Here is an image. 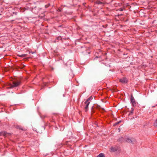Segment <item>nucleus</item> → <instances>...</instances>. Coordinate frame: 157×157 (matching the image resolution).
I'll return each mask as SVG.
<instances>
[{
  "label": "nucleus",
  "instance_id": "2eb2a0df",
  "mask_svg": "<svg viewBox=\"0 0 157 157\" xmlns=\"http://www.w3.org/2000/svg\"><path fill=\"white\" fill-rule=\"evenodd\" d=\"M52 122H55V121L53 120V119H52L50 120Z\"/></svg>",
  "mask_w": 157,
  "mask_h": 157
},
{
  "label": "nucleus",
  "instance_id": "6ab92c4d",
  "mask_svg": "<svg viewBox=\"0 0 157 157\" xmlns=\"http://www.w3.org/2000/svg\"><path fill=\"white\" fill-rule=\"evenodd\" d=\"M15 13V14H16V13Z\"/></svg>",
  "mask_w": 157,
  "mask_h": 157
},
{
  "label": "nucleus",
  "instance_id": "f03ea898",
  "mask_svg": "<svg viewBox=\"0 0 157 157\" xmlns=\"http://www.w3.org/2000/svg\"><path fill=\"white\" fill-rule=\"evenodd\" d=\"M128 81V80L126 78H123L119 79V82L123 84L127 83Z\"/></svg>",
  "mask_w": 157,
  "mask_h": 157
},
{
  "label": "nucleus",
  "instance_id": "a211bd4d",
  "mask_svg": "<svg viewBox=\"0 0 157 157\" xmlns=\"http://www.w3.org/2000/svg\"><path fill=\"white\" fill-rule=\"evenodd\" d=\"M102 109L103 110H104V109L103 108Z\"/></svg>",
  "mask_w": 157,
  "mask_h": 157
},
{
  "label": "nucleus",
  "instance_id": "1a4fd4ad",
  "mask_svg": "<svg viewBox=\"0 0 157 157\" xmlns=\"http://www.w3.org/2000/svg\"><path fill=\"white\" fill-rule=\"evenodd\" d=\"M96 3L98 4H102V3L100 1H97L96 2Z\"/></svg>",
  "mask_w": 157,
  "mask_h": 157
},
{
  "label": "nucleus",
  "instance_id": "9b49d317",
  "mask_svg": "<svg viewBox=\"0 0 157 157\" xmlns=\"http://www.w3.org/2000/svg\"><path fill=\"white\" fill-rule=\"evenodd\" d=\"M121 122V121H120L117 122L113 124V126H116V125L118 124Z\"/></svg>",
  "mask_w": 157,
  "mask_h": 157
},
{
  "label": "nucleus",
  "instance_id": "20e7f679",
  "mask_svg": "<svg viewBox=\"0 0 157 157\" xmlns=\"http://www.w3.org/2000/svg\"><path fill=\"white\" fill-rule=\"evenodd\" d=\"M85 103L86 104L85 107V111L86 112L88 109V106L90 102H86V101L85 102Z\"/></svg>",
  "mask_w": 157,
  "mask_h": 157
},
{
  "label": "nucleus",
  "instance_id": "ddd939ff",
  "mask_svg": "<svg viewBox=\"0 0 157 157\" xmlns=\"http://www.w3.org/2000/svg\"><path fill=\"white\" fill-rule=\"evenodd\" d=\"M49 5H50V4H48L47 5H45V7L46 8H48L49 6Z\"/></svg>",
  "mask_w": 157,
  "mask_h": 157
},
{
  "label": "nucleus",
  "instance_id": "f3484780",
  "mask_svg": "<svg viewBox=\"0 0 157 157\" xmlns=\"http://www.w3.org/2000/svg\"><path fill=\"white\" fill-rule=\"evenodd\" d=\"M156 123L157 124V119H156Z\"/></svg>",
  "mask_w": 157,
  "mask_h": 157
},
{
  "label": "nucleus",
  "instance_id": "9d476101",
  "mask_svg": "<svg viewBox=\"0 0 157 157\" xmlns=\"http://www.w3.org/2000/svg\"><path fill=\"white\" fill-rule=\"evenodd\" d=\"M26 56V54H24L21 55H20L19 56L21 57H25Z\"/></svg>",
  "mask_w": 157,
  "mask_h": 157
},
{
  "label": "nucleus",
  "instance_id": "dca6fc26",
  "mask_svg": "<svg viewBox=\"0 0 157 157\" xmlns=\"http://www.w3.org/2000/svg\"><path fill=\"white\" fill-rule=\"evenodd\" d=\"M19 128L20 129H21V130H24V129L23 128H21V127H19Z\"/></svg>",
  "mask_w": 157,
  "mask_h": 157
},
{
  "label": "nucleus",
  "instance_id": "f257e3e1",
  "mask_svg": "<svg viewBox=\"0 0 157 157\" xmlns=\"http://www.w3.org/2000/svg\"><path fill=\"white\" fill-rule=\"evenodd\" d=\"M21 82L20 81H14L13 82L12 84H10L9 85L8 88L12 89L15 87H17L21 84Z\"/></svg>",
  "mask_w": 157,
  "mask_h": 157
},
{
  "label": "nucleus",
  "instance_id": "0eeeda50",
  "mask_svg": "<svg viewBox=\"0 0 157 157\" xmlns=\"http://www.w3.org/2000/svg\"><path fill=\"white\" fill-rule=\"evenodd\" d=\"M93 97L92 96H90L86 101V102H89L90 103V101L93 98Z\"/></svg>",
  "mask_w": 157,
  "mask_h": 157
},
{
  "label": "nucleus",
  "instance_id": "39448f33",
  "mask_svg": "<svg viewBox=\"0 0 157 157\" xmlns=\"http://www.w3.org/2000/svg\"><path fill=\"white\" fill-rule=\"evenodd\" d=\"M7 132L5 131H2L0 132V136H6V135L8 134Z\"/></svg>",
  "mask_w": 157,
  "mask_h": 157
},
{
  "label": "nucleus",
  "instance_id": "7ed1b4c3",
  "mask_svg": "<svg viewBox=\"0 0 157 157\" xmlns=\"http://www.w3.org/2000/svg\"><path fill=\"white\" fill-rule=\"evenodd\" d=\"M131 101L133 106L136 105V103L135 100L134 98L132 96L131 97Z\"/></svg>",
  "mask_w": 157,
  "mask_h": 157
},
{
  "label": "nucleus",
  "instance_id": "f8f14e48",
  "mask_svg": "<svg viewBox=\"0 0 157 157\" xmlns=\"http://www.w3.org/2000/svg\"><path fill=\"white\" fill-rule=\"evenodd\" d=\"M111 150L113 151H114L116 150L113 147H111L110 148Z\"/></svg>",
  "mask_w": 157,
  "mask_h": 157
},
{
  "label": "nucleus",
  "instance_id": "4468645a",
  "mask_svg": "<svg viewBox=\"0 0 157 157\" xmlns=\"http://www.w3.org/2000/svg\"><path fill=\"white\" fill-rule=\"evenodd\" d=\"M119 10H120V11H122L123 10V9H122V8H120L119 9Z\"/></svg>",
  "mask_w": 157,
  "mask_h": 157
},
{
  "label": "nucleus",
  "instance_id": "423d86ee",
  "mask_svg": "<svg viewBox=\"0 0 157 157\" xmlns=\"http://www.w3.org/2000/svg\"><path fill=\"white\" fill-rule=\"evenodd\" d=\"M126 141L128 143H132L134 141V140L133 139H130L129 138H127L126 139Z\"/></svg>",
  "mask_w": 157,
  "mask_h": 157
},
{
  "label": "nucleus",
  "instance_id": "6e6552de",
  "mask_svg": "<svg viewBox=\"0 0 157 157\" xmlns=\"http://www.w3.org/2000/svg\"><path fill=\"white\" fill-rule=\"evenodd\" d=\"M105 155L103 153H100L97 156V157H105Z\"/></svg>",
  "mask_w": 157,
  "mask_h": 157
}]
</instances>
